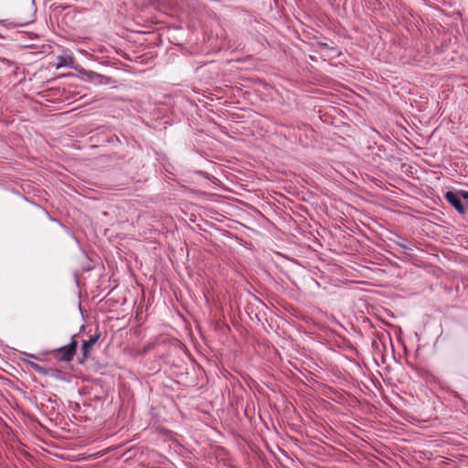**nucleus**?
Wrapping results in <instances>:
<instances>
[{
    "label": "nucleus",
    "mask_w": 468,
    "mask_h": 468,
    "mask_svg": "<svg viewBox=\"0 0 468 468\" xmlns=\"http://www.w3.org/2000/svg\"><path fill=\"white\" fill-rule=\"evenodd\" d=\"M80 72L85 80L96 85H109L115 83V80L111 77L101 75L92 70L81 69Z\"/></svg>",
    "instance_id": "nucleus-1"
},
{
    "label": "nucleus",
    "mask_w": 468,
    "mask_h": 468,
    "mask_svg": "<svg viewBox=\"0 0 468 468\" xmlns=\"http://www.w3.org/2000/svg\"><path fill=\"white\" fill-rule=\"evenodd\" d=\"M71 62V58L59 56L57 58L56 68L60 69L63 67H69Z\"/></svg>",
    "instance_id": "nucleus-5"
},
{
    "label": "nucleus",
    "mask_w": 468,
    "mask_h": 468,
    "mask_svg": "<svg viewBox=\"0 0 468 468\" xmlns=\"http://www.w3.org/2000/svg\"><path fill=\"white\" fill-rule=\"evenodd\" d=\"M318 46H319L320 48H329L328 44H327V43H325V42H319V43H318Z\"/></svg>",
    "instance_id": "nucleus-8"
},
{
    "label": "nucleus",
    "mask_w": 468,
    "mask_h": 468,
    "mask_svg": "<svg viewBox=\"0 0 468 468\" xmlns=\"http://www.w3.org/2000/svg\"><path fill=\"white\" fill-rule=\"evenodd\" d=\"M77 349V342L72 340L69 345L62 346L58 349L60 360L69 362L72 360Z\"/></svg>",
    "instance_id": "nucleus-4"
},
{
    "label": "nucleus",
    "mask_w": 468,
    "mask_h": 468,
    "mask_svg": "<svg viewBox=\"0 0 468 468\" xmlns=\"http://www.w3.org/2000/svg\"><path fill=\"white\" fill-rule=\"evenodd\" d=\"M205 300L208 302V299L207 298V294H204Z\"/></svg>",
    "instance_id": "nucleus-9"
},
{
    "label": "nucleus",
    "mask_w": 468,
    "mask_h": 468,
    "mask_svg": "<svg viewBox=\"0 0 468 468\" xmlns=\"http://www.w3.org/2000/svg\"><path fill=\"white\" fill-rule=\"evenodd\" d=\"M459 197H460V199L461 198H463V199H468V191L466 190H460L459 192H456Z\"/></svg>",
    "instance_id": "nucleus-6"
},
{
    "label": "nucleus",
    "mask_w": 468,
    "mask_h": 468,
    "mask_svg": "<svg viewBox=\"0 0 468 468\" xmlns=\"http://www.w3.org/2000/svg\"><path fill=\"white\" fill-rule=\"evenodd\" d=\"M29 365L32 368L36 369L37 371H39V372L42 371V367L39 365H37L34 362H29Z\"/></svg>",
    "instance_id": "nucleus-7"
},
{
    "label": "nucleus",
    "mask_w": 468,
    "mask_h": 468,
    "mask_svg": "<svg viewBox=\"0 0 468 468\" xmlns=\"http://www.w3.org/2000/svg\"><path fill=\"white\" fill-rule=\"evenodd\" d=\"M101 333L97 332L95 335H90L88 340L83 341L81 345V355L82 358L86 359L90 354L93 346L97 343V341L101 338Z\"/></svg>",
    "instance_id": "nucleus-3"
},
{
    "label": "nucleus",
    "mask_w": 468,
    "mask_h": 468,
    "mask_svg": "<svg viewBox=\"0 0 468 468\" xmlns=\"http://www.w3.org/2000/svg\"><path fill=\"white\" fill-rule=\"evenodd\" d=\"M445 200L451 204L458 213L463 215L467 212V208L463 205L459 195L453 191H447L444 194Z\"/></svg>",
    "instance_id": "nucleus-2"
}]
</instances>
